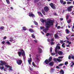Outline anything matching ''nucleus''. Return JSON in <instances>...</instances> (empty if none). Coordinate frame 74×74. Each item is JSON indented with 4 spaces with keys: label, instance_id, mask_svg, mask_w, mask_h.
<instances>
[{
    "label": "nucleus",
    "instance_id": "1",
    "mask_svg": "<svg viewBox=\"0 0 74 74\" xmlns=\"http://www.w3.org/2000/svg\"><path fill=\"white\" fill-rule=\"evenodd\" d=\"M53 21L51 20L50 19H48L47 22H46V27L47 29H43V31L45 32V33H47V31H48V28L49 27V26H50L51 25H53Z\"/></svg>",
    "mask_w": 74,
    "mask_h": 74
},
{
    "label": "nucleus",
    "instance_id": "2",
    "mask_svg": "<svg viewBox=\"0 0 74 74\" xmlns=\"http://www.w3.org/2000/svg\"><path fill=\"white\" fill-rule=\"evenodd\" d=\"M19 51H20L18 52V54L19 56H21V55H22L23 57V60H25V58H26L25 53V51H23V50L22 49H20Z\"/></svg>",
    "mask_w": 74,
    "mask_h": 74
},
{
    "label": "nucleus",
    "instance_id": "3",
    "mask_svg": "<svg viewBox=\"0 0 74 74\" xmlns=\"http://www.w3.org/2000/svg\"><path fill=\"white\" fill-rule=\"evenodd\" d=\"M51 60H52V57H49V60H46L45 61V62H44V63H46V64H48L51 61Z\"/></svg>",
    "mask_w": 74,
    "mask_h": 74
},
{
    "label": "nucleus",
    "instance_id": "4",
    "mask_svg": "<svg viewBox=\"0 0 74 74\" xmlns=\"http://www.w3.org/2000/svg\"><path fill=\"white\" fill-rule=\"evenodd\" d=\"M40 47L42 48H43L44 47L40 45L38 47V50L39 53H42V52H43L42 49L40 48Z\"/></svg>",
    "mask_w": 74,
    "mask_h": 74
},
{
    "label": "nucleus",
    "instance_id": "5",
    "mask_svg": "<svg viewBox=\"0 0 74 74\" xmlns=\"http://www.w3.org/2000/svg\"><path fill=\"white\" fill-rule=\"evenodd\" d=\"M73 7V6H71L67 8V10L69 12H70L72 11V8Z\"/></svg>",
    "mask_w": 74,
    "mask_h": 74
},
{
    "label": "nucleus",
    "instance_id": "6",
    "mask_svg": "<svg viewBox=\"0 0 74 74\" xmlns=\"http://www.w3.org/2000/svg\"><path fill=\"white\" fill-rule=\"evenodd\" d=\"M60 49V46H56L55 49V52L56 53H58L57 51H59L58 50H59Z\"/></svg>",
    "mask_w": 74,
    "mask_h": 74
},
{
    "label": "nucleus",
    "instance_id": "7",
    "mask_svg": "<svg viewBox=\"0 0 74 74\" xmlns=\"http://www.w3.org/2000/svg\"><path fill=\"white\" fill-rule=\"evenodd\" d=\"M44 10L46 12H47L48 11H49V7L47 6L44 8Z\"/></svg>",
    "mask_w": 74,
    "mask_h": 74
},
{
    "label": "nucleus",
    "instance_id": "8",
    "mask_svg": "<svg viewBox=\"0 0 74 74\" xmlns=\"http://www.w3.org/2000/svg\"><path fill=\"white\" fill-rule=\"evenodd\" d=\"M0 66H3L4 65H5L6 64V63L4 61H3L2 60H1L0 61Z\"/></svg>",
    "mask_w": 74,
    "mask_h": 74
},
{
    "label": "nucleus",
    "instance_id": "9",
    "mask_svg": "<svg viewBox=\"0 0 74 74\" xmlns=\"http://www.w3.org/2000/svg\"><path fill=\"white\" fill-rule=\"evenodd\" d=\"M49 5L51 7L53 8V9H55V5L53 4V3H51L49 4Z\"/></svg>",
    "mask_w": 74,
    "mask_h": 74
},
{
    "label": "nucleus",
    "instance_id": "10",
    "mask_svg": "<svg viewBox=\"0 0 74 74\" xmlns=\"http://www.w3.org/2000/svg\"><path fill=\"white\" fill-rule=\"evenodd\" d=\"M16 62L17 64L18 65H20V64H21L22 63V60H18L16 61Z\"/></svg>",
    "mask_w": 74,
    "mask_h": 74
},
{
    "label": "nucleus",
    "instance_id": "11",
    "mask_svg": "<svg viewBox=\"0 0 74 74\" xmlns=\"http://www.w3.org/2000/svg\"><path fill=\"white\" fill-rule=\"evenodd\" d=\"M5 67H8V68L9 67V71H12V68L11 67H10V66L8 65H6L5 66Z\"/></svg>",
    "mask_w": 74,
    "mask_h": 74
},
{
    "label": "nucleus",
    "instance_id": "12",
    "mask_svg": "<svg viewBox=\"0 0 74 74\" xmlns=\"http://www.w3.org/2000/svg\"><path fill=\"white\" fill-rule=\"evenodd\" d=\"M29 16H30V17H32V18H34V17L35 15L33 14L32 13H29Z\"/></svg>",
    "mask_w": 74,
    "mask_h": 74
},
{
    "label": "nucleus",
    "instance_id": "13",
    "mask_svg": "<svg viewBox=\"0 0 74 74\" xmlns=\"http://www.w3.org/2000/svg\"><path fill=\"white\" fill-rule=\"evenodd\" d=\"M57 53H56V54H58L59 55H61L62 54V52L61 51H58Z\"/></svg>",
    "mask_w": 74,
    "mask_h": 74
},
{
    "label": "nucleus",
    "instance_id": "14",
    "mask_svg": "<svg viewBox=\"0 0 74 74\" xmlns=\"http://www.w3.org/2000/svg\"><path fill=\"white\" fill-rule=\"evenodd\" d=\"M54 64V62H50L49 64L50 66H53Z\"/></svg>",
    "mask_w": 74,
    "mask_h": 74
},
{
    "label": "nucleus",
    "instance_id": "15",
    "mask_svg": "<svg viewBox=\"0 0 74 74\" xmlns=\"http://www.w3.org/2000/svg\"><path fill=\"white\" fill-rule=\"evenodd\" d=\"M71 58L72 59H73V60L74 59V56L72 55L71 56L70 55H69L68 57L69 59H70V58Z\"/></svg>",
    "mask_w": 74,
    "mask_h": 74
},
{
    "label": "nucleus",
    "instance_id": "16",
    "mask_svg": "<svg viewBox=\"0 0 74 74\" xmlns=\"http://www.w3.org/2000/svg\"><path fill=\"white\" fill-rule=\"evenodd\" d=\"M32 64L33 66L35 67H37V68H39V66H36L34 62H32Z\"/></svg>",
    "mask_w": 74,
    "mask_h": 74
},
{
    "label": "nucleus",
    "instance_id": "17",
    "mask_svg": "<svg viewBox=\"0 0 74 74\" xmlns=\"http://www.w3.org/2000/svg\"><path fill=\"white\" fill-rule=\"evenodd\" d=\"M9 41H10V42H15V40H14L13 38H10Z\"/></svg>",
    "mask_w": 74,
    "mask_h": 74
},
{
    "label": "nucleus",
    "instance_id": "18",
    "mask_svg": "<svg viewBox=\"0 0 74 74\" xmlns=\"http://www.w3.org/2000/svg\"><path fill=\"white\" fill-rule=\"evenodd\" d=\"M28 62L29 64L30 65V63L32 62V58H30L29 60H28Z\"/></svg>",
    "mask_w": 74,
    "mask_h": 74
},
{
    "label": "nucleus",
    "instance_id": "19",
    "mask_svg": "<svg viewBox=\"0 0 74 74\" xmlns=\"http://www.w3.org/2000/svg\"><path fill=\"white\" fill-rule=\"evenodd\" d=\"M52 35V34L50 33H47V34L46 35V36H51Z\"/></svg>",
    "mask_w": 74,
    "mask_h": 74
},
{
    "label": "nucleus",
    "instance_id": "20",
    "mask_svg": "<svg viewBox=\"0 0 74 74\" xmlns=\"http://www.w3.org/2000/svg\"><path fill=\"white\" fill-rule=\"evenodd\" d=\"M60 74H64V71L62 70H61L60 72Z\"/></svg>",
    "mask_w": 74,
    "mask_h": 74
},
{
    "label": "nucleus",
    "instance_id": "21",
    "mask_svg": "<svg viewBox=\"0 0 74 74\" xmlns=\"http://www.w3.org/2000/svg\"><path fill=\"white\" fill-rule=\"evenodd\" d=\"M65 31L66 32V34H69V33H70V32H69V30L67 29H66L65 30Z\"/></svg>",
    "mask_w": 74,
    "mask_h": 74
},
{
    "label": "nucleus",
    "instance_id": "22",
    "mask_svg": "<svg viewBox=\"0 0 74 74\" xmlns=\"http://www.w3.org/2000/svg\"><path fill=\"white\" fill-rule=\"evenodd\" d=\"M38 15H40V16H42V13H41V12H38Z\"/></svg>",
    "mask_w": 74,
    "mask_h": 74
},
{
    "label": "nucleus",
    "instance_id": "23",
    "mask_svg": "<svg viewBox=\"0 0 74 74\" xmlns=\"http://www.w3.org/2000/svg\"><path fill=\"white\" fill-rule=\"evenodd\" d=\"M32 37L33 38H36V37L34 36V34H32L31 35Z\"/></svg>",
    "mask_w": 74,
    "mask_h": 74
},
{
    "label": "nucleus",
    "instance_id": "24",
    "mask_svg": "<svg viewBox=\"0 0 74 74\" xmlns=\"http://www.w3.org/2000/svg\"><path fill=\"white\" fill-rule=\"evenodd\" d=\"M23 30H24V31H26L27 29H26V27H23Z\"/></svg>",
    "mask_w": 74,
    "mask_h": 74
},
{
    "label": "nucleus",
    "instance_id": "25",
    "mask_svg": "<svg viewBox=\"0 0 74 74\" xmlns=\"http://www.w3.org/2000/svg\"><path fill=\"white\" fill-rule=\"evenodd\" d=\"M29 31L30 32H31V33H33V32H34V30L31 29H29Z\"/></svg>",
    "mask_w": 74,
    "mask_h": 74
},
{
    "label": "nucleus",
    "instance_id": "26",
    "mask_svg": "<svg viewBox=\"0 0 74 74\" xmlns=\"http://www.w3.org/2000/svg\"><path fill=\"white\" fill-rule=\"evenodd\" d=\"M40 21L41 22H42V23H44V22H45V20L42 18L40 20Z\"/></svg>",
    "mask_w": 74,
    "mask_h": 74
},
{
    "label": "nucleus",
    "instance_id": "27",
    "mask_svg": "<svg viewBox=\"0 0 74 74\" xmlns=\"http://www.w3.org/2000/svg\"><path fill=\"white\" fill-rule=\"evenodd\" d=\"M50 40L51 42H53V41H54V38H51Z\"/></svg>",
    "mask_w": 74,
    "mask_h": 74
},
{
    "label": "nucleus",
    "instance_id": "28",
    "mask_svg": "<svg viewBox=\"0 0 74 74\" xmlns=\"http://www.w3.org/2000/svg\"><path fill=\"white\" fill-rule=\"evenodd\" d=\"M56 59L57 61H58V62H61L62 61V60L60 59H59L57 58Z\"/></svg>",
    "mask_w": 74,
    "mask_h": 74
},
{
    "label": "nucleus",
    "instance_id": "29",
    "mask_svg": "<svg viewBox=\"0 0 74 74\" xmlns=\"http://www.w3.org/2000/svg\"><path fill=\"white\" fill-rule=\"evenodd\" d=\"M7 44L8 45H11V43H10V42L8 41L6 42Z\"/></svg>",
    "mask_w": 74,
    "mask_h": 74
},
{
    "label": "nucleus",
    "instance_id": "30",
    "mask_svg": "<svg viewBox=\"0 0 74 74\" xmlns=\"http://www.w3.org/2000/svg\"><path fill=\"white\" fill-rule=\"evenodd\" d=\"M66 43L69 44H71V42H69V41H67Z\"/></svg>",
    "mask_w": 74,
    "mask_h": 74
},
{
    "label": "nucleus",
    "instance_id": "31",
    "mask_svg": "<svg viewBox=\"0 0 74 74\" xmlns=\"http://www.w3.org/2000/svg\"><path fill=\"white\" fill-rule=\"evenodd\" d=\"M57 34H55V37L56 38H58V36L57 35Z\"/></svg>",
    "mask_w": 74,
    "mask_h": 74
},
{
    "label": "nucleus",
    "instance_id": "32",
    "mask_svg": "<svg viewBox=\"0 0 74 74\" xmlns=\"http://www.w3.org/2000/svg\"><path fill=\"white\" fill-rule=\"evenodd\" d=\"M71 19H70L69 21H67V23H70V22H71Z\"/></svg>",
    "mask_w": 74,
    "mask_h": 74
},
{
    "label": "nucleus",
    "instance_id": "33",
    "mask_svg": "<svg viewBox=\"0 0 74 74\" xmlns=\"http://www.w3.org/2000/svg\"><path fill=\"white\" fill-rule=\"evenodd\" d=\"M42 14L44 15H45V12L43 10H42Z\"/></svg>",
    "mask_w": 74,
    "mask_h": 74
},
{
    "label": "nucleus",
    "instance_id": "34",
    "mask_svg": "<svg viewBox=\"0 0 74 74\" xmlns=\"http://www.w3.org/2000/svg\"><path fill=\"white\" fill-rule=\"evenodd\" d=\"M34 42H35L36 43H37V42H38V40H37L35 39V40H34Z\"/></svg>",
    "mask_w": 74,
    "mask_h": 74
},
{
    "label": "nucleus",
    "instance_id": "35",
    "mask_svg": "<svg viewBox=\"0 0 74 74\" xmlns=\"http://www.w3.org/2000/svg\"><path fill=\"white\" fill-rule=\"evenodd\" d=\"M72 64L70 66V67H73V65H74V63H73V62H72Z\"/></svg>",
    "mask_w": 74,
    "mask_h": 74
},
{
    "label": "nucleus",
    "instance_id": "36",
    "mask_svg": "<svg viewBox=\"0 0 74 74\" xmlns=\"http://www.w3.org/2000/svg\"><path fill=\"white\" fill-rule=\"evenodd\" d=\"M51 73H52L54 71V69H51Z\"/></svg>",
    "mask_w": 74,
    "mask_h": 74
},
{
    "label": "nucleus",
    "instance_id": "37",
    "mask_svg": "<svg viewBox=\"0 0 74 74\" xmlns=\"http://www.w3.org/2000/svg\"><path fill=\"white\" fill-rule=\"evenodd\" d=\"M34 22L35 25H38V23H37V22L36 21H34Z\"/></svg>",
    "mask_w": 74,
    "mask_h": 74
},
{
    "label": "nucleus",
    "instance_id": "38",
    "mask_svg": "<svg viewBox=\"0 0 74 74\" xmlns=\"http://www.w3.org/2000/svg\"><path fill=\"white\" fill-rule=\"evenodd\" d=\"M6 1L7 3V4H10V1L8 0H6Z\"/></svg>",
    "mask_w": 74,
    "mask_h": 74
},
{
    "label": "nucleus",
    "instance_id": "39",
    "mask_svg": "<svg viewBox=\"0 0 74 74\" xmlns=\"http://www.w3.org/2000/svg\"><path fill=\"white\" fill-rule=\"evenodd\" d=\"M64 1H63V0H60V2L61 3V4H63V2Z\"/></svg>",
    "mask_w": 74,
    "mask_h": 74
},
{
    "label": "nucleus",
    "instance_id": "40",
    "mask_svg": "<svg viewBox=\"0 0 74 74\" xmlns=\"http://www.w3.org/2000/svg\"><path fill=\"white\" fill-rule=\"evenodd\" d=\"M64 45H65V43H64L62 44V47H63V48H65Z\"/></svg>",
    "mask_w": 74,
    "mask_h": 74
},
{
    "label": "nucleus",
    "instance_id": "41",
    "mask_svg": "<svg viewBox=\"0 0 74 74\" xmlns=\"http://www.w3.org/2000/svg\"><path fill=\"white\" fill-rule=\"evenodd\" d=\"M60 42L61 44H62V43H63L64 42V41L62 40H60Z\"/></svg>",
    "mask_w": 74,
    "mask_h": 74
},
{
    "label": "nucleus",
    "instance_id": "42",
    "mask_svg": "<svg viewBox=\"0 0 74 74\" xmlns=\"http://www.w3.org/2000/svg\"><path fill=\"white\" fill-rule=\"evenodd\" d=\"M53 44H54V42H51V45H53Z\"/></svg>",
    "mask_w": 74,
    "mask_h": 74
},
{
    "label": "nucleus",
    "instance_id": "43",
    "mask_svg": "<svg viewBox=\"0 0 74 74\" xmlns=\"http://www.w3.org/2000/svg\"><path fill=\"white\" fill-rule=\"evenodd\" d=\"M50 52H52V48L51 47H50Z\"/></svg>",
    "mask_w": 74,
    "mask_h": 74
},
{
    "label": "nucleus",
    "instance_id": "44",
    "mask_svg": "<svg viewBox=\"0 0 74 74\" xmlns=\"http://www.w3.org/2000/svg\"><path fill=\"white\" fill-rule=\"evenodd\" d=\"M66 20H67L69 19V15H67L66 16Z\"/></svg>",
    "mask_w": 74,
    "mask_h": 74
},
{
    "label": "nucleus",
    "instance_id": "45",
    "mask_svg": "<svg viewBox=\"0 0 74 74\" xmlns=\"http://www.w3.org/2000/svg\"><path fill=\"white\" fill-rule=\"evenodd\" d=\"M63 56H59L58 57V58H59V59H63Z\"/></svg>",
    "mask_w": 74,
    "mask_h": 74
},
{
    "label": "nucleus",
    "instance_id": "46",
    "mask_svg": "<svg viewBox=\"0 0 74 74\" xmlns=\"http://www.w3.org/2000/svg\"><path fill=\"white\" fill-rule=\"evenodd\" d=\"M64 64L65 65H67V64H68V62H65Z\"/></svg>",
    "mask_w": 74,
    "mask_h": 74
},
{
    "label": "nucleus",
    "instance_id": "47",
    "mask_svg": "<svg viewBox=\"0 0 74 74\" xmlns=\"http://www.w3.org/2000/svg\"><path fill=\"white\" fill-rule=\"evenodd\" d=\"M55 54H56L55 53H51V55H52V56L55 55Z\"/></svg>",
    "mask_w": 74,
    "mask_h": 74
},
{
    "label": "nucleus",
    "instance_id": "48",
    "mask_svg": "<svg viewBox=\"0 0 74 74\" xmlns=\"http://www.w3.org/2000/svg\"><path fill=\"white\" fill-rule=\"evenodd\" d=\"M63 64H60L58 65V66H63Z\"/></svg>",
    "mask_w": 74,
    "mask_h": 74
},
{
    "label": "nucleus",
    "instance_id": "49",
    "mask_svg": "<svg viewBox=\"0 0 74 74\" xmlns=\"http://www.w3.org/2000/svg\"><path fill=\"white\" fill-rule=\"evenodd\" d=\"M3 29H4V27H1L0 28V29H1V30H3Z\"/></svg>",
    "mask_w": 74,
    "mask_h": 74
},
{
    "label": "nucleus",
    "instance_id": "50",
    "mask_svg": "<svg viewBox=\"0 0 74 74\" xmlns=\"http://www.w3.org/2000/svg\"><path fill=\"white\" fill-rule=\"evenodd\" d=\"M44 28H45L44 27H40V29L41 30H42V29H43Z\"/></svg>",
    "mask_w": 74,
    "mask_h": 74
},
{
    "label": "nucleus",
    "instance_id": "51",
    "mask_svg": "<svg viewBox=\"0 0 74 74\" xmlns=\"http://www.w3.org/2000/svg\"><path fill=\"white\" fill-rule=\"evenodd\" d=\"M38 73H39V72L38 71L35 72L34 73L35 74H38Z\"/></svg>",
    "mask_w": 74,
    "mask_h": 74
},
{
    "label": "nucleus",
    "instance_id": "52",
    "mask_svg": "<svg viewBox=\"0 0 74 74\" xmlns=\"http://www.w3.org/2000/svg\"><path fill=\"white\" fill-rule=\"evenodd\" d=\"M60 45V44L58 43L56 47H59Z\"/></svg>",
    "mask_w": 74,
    "mask_h": 74
},
{
    "label": "nucleus",
    "instance_id": "53",
    "mask_svg": "<svg viewBox=\"0 0 74 74\" xmlns=\"http://www.w3.org/2000/svg\"><path fill=\"white\" fill-rule=\"evenodd\" d=\"M67 3L68 4H71V3L70 2H68Z\"/></svg>",
    "mask_w": 74,
    "mask_h": 74
},
{
    "label": "nucleus",
    "instance_id": "54",
    "mask_svg": "<svg viewBox=\"0 0 74 74\" xmlns=\"http://www.w3.org/2000/svg\"><path fill=\"white\" fill-rule=\"evenodd\" d=\"M4 67L3 66H1V70H3L4 69Z\"/></svg>",
    "mask_w": 74,
    "mask_h": 74
},
{
    "label": "nucleus",
    "instance_id": "55",
    "mask_svg": "<svg viewBox=\"0 0 74 74\" xmlns=\"http://www.w3.org/2000/svg\"><path fill=\"white\" fill-rule=\"evenodd\" d=\"M66 39H67V40H69V39L70 38L69 37V36H67L66 37Z\"/></svg>",
    "mask_w": 74,
    "mask_h": 74
},
{
    "label": "nucleus",
    "instance_id": "56",
    "mask_svg": "<svg viewBox=\"0 0 74 74\" xmlns=\"http://www.w3.org/2000/svg\"><path fill=\"white\" fill-rule=\"evenodd\" d=\"M5 43V41H3L2 42V43L3 44H4Z\"/></svg>",
    "mask_w": 74,
    "mask_h": 74
},
{
    "label": "nucleus",
    "instance_id": "57",
    "mask_svg": "<svg viewBox=\"0 0 74 74\" xmlns=\"http://www.w3.org/2000/svg\"><path fill=\"white\" fill-rule=\"evenodd\" d=\"M57 28L58 29H60V26H58L57 27Z\"/></svg>",
    "mask_w": 74,
    "mask_h": 74
},
{
    "label": "nucleus",
    "instance_id": "58",
    "mask_svg": "<svg viewBox=\"0 0 74 74\" xmlns=\"http://www.w3.org/2000/svg\"><path fill=\"white\" fill-rule=\"evenodd\" d=\"M60 21H63V18H60Z\"/></svg>",
    "mask_w": 74,
    "mask_h": 74
},
{
    "label": "nucleus",
    "instance_id": "59",
    "mask_svg": "<svg viewBox=\"0 0 74 74\" xmlns=\"http://www.w3.org/2000/svg\"><path fill=\"white\" fill-rule=\"evenodd\" d=\"M7 38V37L6 36H5L3 37V39H4L5 40V39H6Z\"/></svg>",
    "mask_w": 74,
    "mask_h": 74
},
{
    "label": "nucleus",
    "instance_id": "60",
    "mask_svg": "<svg viewBox=\"0 0 74 74\" xmlns=\"http://www.w3.org/2000/svg\"><path fill=\"white\" fill-rule=\"evenodd\" d=\"M66 2H64V3L63 2V3H62L63 4H66Z\"/></svg>",
    "mask_w": 74,
    "mask_h": 74
},
{
    "label": "nucleus",
    "instance_id": "61",
    "mask_svg": "<svg viewBox=\"0 0 74 74\" xmlns=\"http://www.w3.org/2000/svg\"><path fill=\"white\" fill-rule=\"evenodd\" d=\"M41 33L42 34H44V33L43 32L41 31Z\"/></svg>",
    "mask_w": 74,
    "mask_h": 74
},
{
    "label": "nucleus",
    "instance_id": "62",
    "mask_svg": "<svg viewBox=\"0 0 74 74\" xmlns=\"http://www.w3.org/2000/svg\"><path fill=\"white\" fill-rule=\"evenodd\" d=\"M56 58H54V61H55V62H56Z\"/></svg>",
    "mask_w": 74,
    "mask_h": 74
},
{
    "label": "nucleus",
    "instance_id": "63",
    "mask_svg": "<svg viewBox=\"0 0 74 74\" xmlns=\"http://www.w3.org/2000/svg\"><path fill=\"white\" fill-rule=\"evenodd\" d=\"M56 68L57 69H59V66H56Z\"/></svg>",
    "mask_w": 74,
    "mask_h": 74
},
{
    "label": "nucleus",
    "instance_id": "64",
    "mask_svg": "<svg viewBox=\"0 0 74 74\" xmlns=\"http://www.w3.org/2000/svg\"><path fill=\"white\" fill-rule=\"evenodd\" d=\"M70 40H74V38H71V39H70Z\"/></svg>",
    "mask_w": 74,
    "mask_h": 74
}]
</instances>
